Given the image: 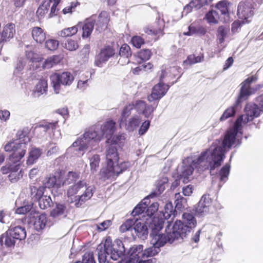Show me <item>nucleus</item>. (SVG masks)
Instances as JSON below:
<instances>
[{"mask_svg":"<svg viewBox=\"0 0 263 263\" xmlns=\"http://www.w3.org/2000/svg\"><path fill=\"white\" fill-rule=\"evenodd\" d=\"M237 134L228 129L222 141V146H217L213 150L206 149L202 152L195 161L199 171H214L219 167L225 156L224 148L230 149L235 143Z\"/></svg>","mask_w":263,"mask_h":263,"instance_id":"obj_1","label":"nucleus"},{"mask_svg":"<svg viewBox=\"0 0 263 263\" xmlns=\"http://www.w3.org/2000/svg\"><path fill=\"white\" fill-rule=\"evenodd\" d=\"M17 135L20 139L18 142L10 141L4 146L5 152H12L9 156V160L12 164L20 162L24 157L27 149L26 143L30 140L29 138L24 135L22 131L18 132Z\"/></svg>","mask_w":263,"mask_h":263,"instance_id":"obj_2","label":"nucleus"},{"mask_svg":"<svg viewBox=\"0 0 263 263\" xmlns=\"http://www.w3.org/2000/svg\"><path fill=\"white\" fill-rule=\"evenodd\" d=\"M121 136H116L112 137L110 144L107 147L105 153L106 168L103 172L104 177L109 179L115 174V164L119 160V155L117 148L114 144H116L121 140Z\"/></svg>","mask_w":263,"mask_h":263,"instance_id":"obj_3","label":"nucleus"},{"mask_svg":"<svg viewBox=\"0 0 263 263\" xmlns=\"http://www.w3.org/2000/svg\"><path fill=\"white\" fill-rule=\"evenodd\" d=\"M257 80V78L256 77L252 76L241 83L238 102H240L243 99L247 100L249 96L254 94L257 91L263 87L262 84L256 85L254 87H250L251 84L253 82H255Z\"/></svg>","mask_w":263,"mask_h":263,"instance_id":"obj_4","label":"nucleus"},{"mask_svg":"<svg viewBox=\"0 0 263 263\" xmlns=\"http://www.w3.org/2000/svg\"><path fill=\"white\" fill-rule=\"evenodd\" d=\"M103 247L110 253V258L114 260H118L123 254L124 248L121 240H117L112 243L110 237L106 238Z\"/></svg>","mask_w":263,"mask_h":263,"instance_id":"obj_5","label":"nucleus"},{"mask_svg":"<svg viewBox=\"0 0 263 263\" xmlns=\"http://www.w3.org/2000/svg\"><path fill=\"white\" fill-rule=\"evenodd\" d=\"M50 78L51 84L57 93L59 92L61 85H70L74 80L72 74L69 72L54 73L50 76Z\"/></svg>","mask_w":263,"mask_h":263,"instance_id":"obj_6","label":"nucleus"},{"mask_svg":"<svg viewBox=\"0 0 263 263\" xmlns=\"http://www.w3.org/2000/svg\"><path fill=\"white\" fill-rule=\"evenodd\" d=\"M115 49L112 46L105 45L101 49L100 52L97 55L95 65L98 67H102L103 64L106 63L110 58L115 54Z\"/></svg>","mask_w":263,"mask_h":263,"instance_id":"obj_7","label":"nucleus"},{"mask_svg":"<svg viewBox=\"0 0 263 263\" xmlns=\"http://www.w3.org/2000/svg\"><path fill=\"white\" fill-rule=\"evenodd\" d=\"M171 236V240H174L179 239V238H183L185 237L187 232H190L187 227L184 225V223L180 220H177L174 224L172 230H170Z\"/></svg>","mask_w":263,"mask_h":263,"instance_id":"obj_8","label":"nucleus"},{"mask_svg":"<svg viewBox=\"0 0 263 263\" xmlns=\"http://www.w3.org/2000/svg\"><path fill=\"white\" fill-rule=\"evenodd\" d=\"M179 67L175 66L161 69V74L159 77V81L163 83L166 81L168 83L173 85L176 81L172 82L171 81L173 80L177 76L178 78H179L181 76L179 73H177L179 72Z\"/></svg>","mask_w":263,"mask_h":263,"instance_id":"obj_9","label":"nucleus"},{"mask_svg":"<svg viewBox=\"0 0 263 263\" xmlns=\"http://www.w3.org/2000/svg\"><path fill=\"white\" fill-rule=\"evenodd\" d=\"M169 88L168 84L165 85L164 83L159 81V83L153 87L151 94L148 96V100L153 102L160 100L166 94Z\"/></svg>","mask_w":263,"mask_h":263,"instance_id":"obj_10","label":"nucleus"},{"mask_svg":"<svg viewBox=\"0 0 263 263\" xmlns=\"http://www.w3.org/2000/svg\"><path fill=\"white\" fill-rule=\"evenodd\" d=\"M169 231V228H167L165 231L166 234H160L157 233H151V236L152 237L151 242L155 246V247H159L163 246L167 242L172 243L174 240H171V236Z\"/></svg>","mask_w":263,"mask_h":263,"instance_id":"obj_11","label":"nucleus"},{"mask_svg":"<svg viewBox=\"0 0 263 263\" xmlns=\"http://www.w3.org/2000/svg\"><path fill=\"white\" fill-rule=\"evenodd\" d=\"M253 9L250 3L241 2L237 7V16L240 19L246 20L247 22V20L254 15Z\"/></svg>","mask_w":263,"mask_h":263,"instance_id":"obj_12","label":"nucleus"},{"mask_svg":"<svg viewBox=\"0 0 263 263\" xmlns=\"http://www.w3.org/2000/svg\"><path fill=\"white\" fill-rule=\"evenodd\" d=\"M245 110L246 117L244 122L248 123L252 121L254 118L259 117L261 112H263L262 109H261L258 105L253 103H248L246 104Z\"/></svg>","mask_w":263,"mask_h":263,"instance_id":"obj_13","label":"nucleus"},{"mask_svg":"<svg viewBox=\"0 0 263 263\" xmlns=\"http://www.w3.org/2000/svg\"><path fill=\"white\" fill-rule=\"evenodd\" d=\"M146 221L140 219L138 218L135 220V223L133 229H134L136 235L142 239H145L148 233L147 226L148 225L147 218L146 219Z\"/></svg>","mask_w":263,"mask_h":263,"instance_id":"obj_14","label":"nucleus"},{"mask_svg":"<svg viewBox=\"0 0 263 263\" xmlns=\"http://www.w3.org/2000/svg\"><path fill=\"white\" fill-rule=\"evenodd\" d=\"M116 123L112 120H107L101 126L100 132L102 135L103 138L104 137L107 138V143L110 142V139L112 137L115 133L116 127Z\"/></svg>","mask_w":263,"mask_h":263,"instance_id":"obj_15","label":"nucleus"},{"mask_svg":"<svg viewBox=\"0 0 263 263\" xmlns=\"http://www.w3.org/2000/svg\"><path fill=\"white\" fill-rule=\"evenodd\" d=\"M85 192L80 196H76L73 202L75 206L80 207L86 201L90 199L95 191V188L93 186H86Z\"/></svg>","mask_w":263,"mask_h":263,"instance_id":"obj_16","label":"nucleus"},{"mask_svg":"<svg viewBox=\"0 0 263 263\" xmlns=\"http://www.w3.org/2000/svg\"><path fill=\"white\" fill-rule=\"evenodd\" d=\"M110 21L109 13L106 11H101L96 23V30L99 32L105 31L108 28Z\"/></svg>","mask_w":263,"mask_h":263,"instance_id":"obj_17","label":"nucleus"},{"mask_svg":"<svg viewBox=\"0 0 263 263\" xmlns=\"http://www.w3.org/2000/svg\"><path fill=\"white\" fill-rule=\"evenodd\" d=\"M15 34V26L10 23L5 25L0 33V44L9 41L12 39Z\"/></svg>","mask_w":263,"mask_h":263,"instance_id":"obj_18","label":"nucleus"},{"mask_svg":"<svg viewBox=\"0 0 263 263\" xmlns=\"http://www.w3.org/2000/svg\"><path fill=\"white\" fill-rule=\"evenodd\" d=\"M148 226L152 229L151 233H157L163 228L164 220L163 218L154 216L148 219Z\"/></svg>","mask_w":263,"mask_h":263,"instance_id":"obj_19","label":"nucleus"},{"mask_svg":"<svg viewBox=\"0 0 263 263\" xmlns=\"http://www.w3.org/2000/svg\"><path fill=\"white\" fill-rule=\"evenodd\" d=\"M204 58V54L200 53L198 55L195 54H191L187 57L185 60L183 61L182 65L184 68H187L188 66L202 62Z\"/></svg>","mask_w":263,"mask_h":263,"instance_id":"obj_20","label":"nucleus"},{"mask_svg":"<svg viewBox=\"0 0 263 263\" xmlns=\"http://www.w3.org/2000/svg\"><path fill=\"white\" fill-rule=\"evenodd\" d=\"M152 55V52L148 49H143L138 51L134 55L135 61L137 64H141L150 59Z\"/></svg>","mask_w":263,"mask_h":263,"instance_id":"obj_21","label":"nucleus"},{"mask_svg":"<svg viewBox=\"0 0 263 263\" xmlns=\"http://www.w3.org/2000/svg\"><path fill=\"white\" fill-rule=\"evenodd\" d=\"M46 187L43 186H40L37 187L35 186H30V197L34 201H39L43 197L45 190Z\"/></svg>","mask_w":263,"mask_h":263,"instance_id":"obj_22","label":"nucleus"},{"mask_svg":"<svg viewBox=\"0 0 263 263\" xmlns=\"http://www.w3.org/2000/svg\"><path fill=\"white\" fill-rule=\"evenodd\" d=\"M62 172H60L59 174V177L58 179L55 176L52 175L49 177L45 183L46 187H47L48 188H59L61 186H63L62 180L61 179V178L62 177Z\"/></svg>","mask_w":263,"mask_h":263,"instance_id":"obj_23","label":"nucleus"},{"mask_svg":"<svg viewBox=\"0 0 263 263\" xmlns=\"http://www.w3.org/2000/svg\"><path fill=\"white\" fill-rule=\"evenodd\" d=\"M13 164L14 165L13 168H12V171L9 174L8 177L11 182L14 183L22 178L23 172L22 170L18 172L20 167V162Z\"/></svg>","mask_w":263,"mask_h":263,"instance_id":"obj_24","label":"nucleus"},{"mask_svg":"<svg viewBox=\"0 0 263 263\" xmlns=\"http://www.w3.org/2000/svg\"><path fill=\"white\" fill-rule=\"evenodd\" d=\"M32 36L35 42L39 44L43 43L46 39V33L43 29L39 27L32 28Z\"/></svg>","mask_w":263,"mask_h":263,"instance_id":"obj_25","label":"nucleus"},{"mask_svg":"<svg viewBox=\"0 0 263 263\" xmlns=\"http://www.w3.org/2000/svg\"><path fill=\"white\" fill-rule=\"evenodd\" d=\"M87 183L84 180H80L77 183L70 186L67 191V195L68 197L77 194L82 189L86 187Z\"/></svg>","mask_w":263,"mask_h":263,"instance_id":"obj_26","label":"nucleus"},{"mask_svg":"<svg viewBox=\"0 0 263 263\" xmlns=\"http://www.w3.org/2000/svg\"><path fill=\"white\" fill-rule=\"evenodd\" d=\"M198 159V157L196 159L193 160L191 165H185L183 167L182 172V176L184 178L183 182H185L188 180L189 177L193 174L194 168H196L197 171L199 172H201L205 171H199L198 170V167L196 166V163H195V161H196Z\"/></svg>","mask_w":263,"mask_h":263,"instance_id":"obj_27","label":"nucleus"},{"mask_svg":"<svg viewBox=\"0 0 263 263\" xmlns=\"http://www.w3.org/2000/svg\"><path fill=\"white\" fill-rule=\"evenodd\" d=\"M84 138L87 141L90 140H94V141L99 142L102 139V135H101L100 130H89L84 134Z\"/></svg>","mask_w":263,"mask_h":263,"instance_id":"obj_28","label":"nucleus"},{"mask_svg":"<svg viewBox=\"0 0 263 263\" xmlns=\"http://www.w3.org/2000/svg\"><path fill=\"white\" fill-rule=\"evenodd\" d=\"M16 240H21L24 239L26 237V232L25 228L17 226L8 230Z\"/></svg>","mask_w":263,"mask_h":263,"instance_id":"obj_29","label":"nucleus"},{"mask_svg":"<svg viewBox=\"0 0 263 263\" xmlns=\"http://www.w3.org/2000/svg\"><path fill=\"white\" fill-rule=\"evenodd\" d=\"M58 127V121H55L53 122H48L46 121H43L39 123L35 127V130H38L40 128H43L44 132H47L48 130L51 129L52 131Z\"/></svg>","mask_w":263,"mask_h":263,"instance_id":"obj_30","label":"nucleus"},{"mask_svg":"<svg viewBox=\"0 0 263 263\" xmlns=\"http://www.w3.org/2000/svg\"><path fill=\"white\" fill-rule=\"evenodd\" d=\"M182 219L184 225L189 228L191 230L194 228L196 225V220L193 214L184 213L182 215Z\"/></svg>","mask_w":263,"mask_h":263,"instance_id":"obj_31","label":"nucleus"},{"mask_svg":"<svg viewBox=\"0 0 263 263\" xmlns=\"http://www.w3.org/2000/svg\"><path fill=\"white\" fill-rule=\"evenodd\" d=\"M50 7V2L48 1H44L42 4L40 5L37 11L36 14L39 20H41L44 17L46 14L48 12Z\"/></svg>","mask_w":263,"mask_h":263,"instance_id":"obj_32","label":"nucleus"},{"mask_svg":"<svg viewBox=\"0 0 263 263\" xmlns=\"http://www.w3.org/2000/svg\"><path fill=\"white\" fill-rule=\"evenodd\" d=\"M61 58L59 55H54L47 59L42 66L44 69H49L59 64Z\"/></svg>","mask_w":263,"mask_h":263,"instance_id":"obj_33","label":"nucleus"},{"mask_svg":"<svg viewBox=\"0 0 263 263\" xmlns=\"http://www.w3.org/2000/svg\"><path fill=\"white\" fill-rule=\"evenodd\" d=\"M47 221L45 214H42L35 218L34 222V227L36 231L43 230L46 226Z\"/></svg>","mask_w":263,"mask_h":263,"instance_id":"obj_34","label":"nucleus"},{"mask_svg":"<svg viewBox=\"0 0 263 263\" xmlns=\"http://www.w3.org/2000/svg\"><path fill=\"white\" fill-rule=\"evenodd\" d=\"M177 214V212L176 209H174L173 204L171 202H167L164 206L163 212V217L165 219H168L173 216L172 219Z\"/></svg>","mask_w":263,"mask_h":263,"instance_id":"obj_35","label":"nucleus"},{"mask_svg":"<svg viewBox=\"0 0 263 263\" xmlns=\"http://www.w3.org/2000/svg\"><path fill=\"white\" fill-rule=\"evenodd\" d=\"M41 151L40 149L34 148L29 154V156L27 160L26 163L27 165H32L35 161L40 157Z\"/></svg>","mask_w":263,"mask_h":263,"instance_id":"obj_36","label":"nucleus"},{"mask_svg":"<svg viewBox=\"0 0 263 263\" xmlns=\"http://www.w3.org/2000/svg\"><path fill=\"white\" fill-rule=\"evenodd\" d=\"M95 23L93 21H86L82 27V34L83 38H87L89 37L93 29Z\"/></svg>","mask_w":263,"mask_h":263,"instance_id":"obj_37","label":"nucleus"},{"mask_svg":"<svg viewBox=\"0 0 263 263\" xmlns=\"http://www.w3.org/2000/svg\"><path fill=\"white\" fill-rule=\"evenodd\" d=\"M78 31V26L76 25L62 29L59 32L58 34L61 37H66L75 35Z\"/></svg>","mask_w":263,"mask_h":263,"instance_id":"obj_38","label":"nucleus"},{"mask_svg":"<svg viewBox=\"0 0 263 263\" xmlns=\"http://www.w3.org/2000/svg\"><path fill=\"white\" fill-rule=\"evenodd\" d=\"M204 18L209 24H216L218 23L219 14L218 12L212 10L206 14Z\"/></svg>","mask_w":263,"mask_h":263,"instance_id":"obj_39","label":"nucleus"},{"mask_svg":"<svg viewBox=\"0 0 263 263\" xmlns=\"http://www.w3.org/2000/svg\"><path fill=\"white\" fill-rule=\"evenodd\" d=\"M80 177V173L69 172L65 179L62 180L63 185H67L76 182Z\"/></svg>","mask_w":263,"mask_h":263,"instance_id":"obj_40","label":"nucleus"},{"mask_svg":"<svg viewBox=\"0 0 263 263\" xmlns=\"http://www.w3.org/2000/svg\"><path fill=\"white\" fill-rule=\"evenodd\" d=\"M142 35H134L132 37L130 43L137 49H140L145 43V39Z\"/></svg>","mask_w":263,"mask_h":263,"instance_id":"obj_41","label":"nucleus"},{"mask_svg":"<svg viewBox=\"0 0 263 263\" xmlns=\"http://www.w3.org/2000/svg\"><path fill=\"white\" fill-rule=\"evenodd\" d=\"M119 54L124 58H130L132 55V51L130 46L126 43L122 44L120 48Z\"/></svg>","mask_w":263,"mask_h":263,"instance_id":"obj_42","label":"nucleus"},{"mask_svg":"<svg viewBox=\"0 0 263 263\" xmlns=\"http://www.w3.org/2000/svg\"><path fill=\"white\" fill-rule=\"evenodd\" d=\"M210 204V202L206 200V197L203 196L198 203L197 211L200 213L206 212Z\"/></svg>","mask_w":263,"mask_h":263,"instance_id":"obj_43","label":"nucleus"},{"mask_svg":"<svg viewBox=\"0 0 263 263\" xmlns=\"http://www.w3.org/2000/svg\"><path fill=\"white\" fill-rule=\"evenodd\" d=\"M47 80L45 79H41L35 86V91L40 93L41 94H43L47 91Z\"/></svg>","mask_w":263,"mask_h":263,"instance_id":"obj_44","label":"nucleus"},{"mask_svg":"<svg viewBox=\"0 0 263 263\" xmlns=\"http://www.w3.org/2000/svg\"><path fill=\"white\" fill-rule=\"evenodd\" d=\"M230 171V165L229 164H226L221 167L219 172V175L220 176V181L221 182H225L229 176Z\"/></svg>","mask_w":263,"mask_h":263,"instance_id":"obj_45","label":"nucleus"},{"mask_svg":"<svg viewBox=\"0 0 263 263\" xmlns=\"http://www.w3.org/2000/svg\"><path fill=\"white\" fill-rule=\"evenodd\" d=\"M99 251L98 252V260L100 263H105L107 258H110V253L107 250L103 247V249L102 250V246L101 245L99 246Z\"/></svg>","mask_w":263,"mask_h":263,"instance_id":"obj_46","label":"nucleus"},{"mask_svg":"<svg viewBox=\"0 0 263 263\" xmlns=\"http://www.w3.org/2000/svg\"><path fill=\"white\" fill-rule=\"evenodd\" d=\"M90 166L92 172H96L99 167L100 162V157L99 155L96 154L93 155L90 159Z\"/></svg>","mask_w":263,"mask_h":263,"instance_id":"obj_47","label":"nucleus"},{"mask_svg":"<svg viewBox=\"0 0 263 263\" xmlns=\"http://www.w3.org/2000/svg\"><path fill=\"white\" fill-rule=\"evenodd\" d=\"M129 166L130 163L128 161L123 162L118 164L116 167L115 168V174L112 177H114L115 176H118L119 174L127 170Z\"/></svg>","mask_w":263,"mask_h":263,"instance_id":"obj_48","label":"nucleus"},{"mask_svg":"<svg viewBox=\"0 0 263 263\" xmlns=\"http://www.w3.org/2000/svg\"><path fill=\"white\" fill-rule=\"evenodd\" d=\"M236 113V109L234 106H230L224 110L223 114L220 117V121L226 120L229 118L234 116Z\"/></svg>","mask_w":263,"mask_h":263,"instance_id":"obj_49","label":"nucleus"},{"mask_svg":"<svg viewBox=\"0 0 263 263\" xmlns=\"http://www.w3.org/2000/svg\"><path fill=\"white\" fill-rule=\"evenodd\" d=\"M230 3L228 1L223 0L218 2L216 8L220 12L221 14L226 15L228 13V6Z\"/></svg>","mask_w":263,"mask_h":263,"instance_id":"obj_50","label":"nucleus"},{"mask_svg":"<svg viewBox=\"0 0 263 263\" xmlns=\"http://www.w3.org/2000/svg\"><path fill=\"white\" fill-rule=\"evenodd\" d=\"M42 199L37 201L39 206L42 209H46L49 208L52 204V200L50 196H43Z\"/></svg>","mask_w":263,"mask_h":263,"instance_id":"obj_51","label":"nucleus"},{"mask_svg":"<svg viewBox=\"0 0 263 263\" xmlns=\"http://www.w3.org/2000/svg\"><path fill=\"white\" fill-rule=\"evenodd\" d=\"M66 209V207L64 204H57L54 209L50 212V216L52 217H57L62 215Z\"/></svg>","mask_w":263,"mask_h":263,"instance_id":"obj_52","label":"nucleus"},{"mask_svg":"<svg viewBox=\"0 0 263 263\" xmlns=\"http://www.w3.org/2000/svg\"><path fill=\"white\" fill-rule=\"evenodd\" d=\"M159 204L157 202H153L146 208V214L148 217V219H152V217L158 211Z\"/></svg>","mask_w":263,"mask_h":263,"instance_id":"obj_53","label":"nucleus"},{"mask_svg":"<svg viewBox=\"0 0 263 263\" xmlns=\"http://www.w3.org/2000/svg\"><path fill=\"white\" fill-rule=\"evenodd\" d=\"M135 220L132 219H127L120 227V231L124 233L132 229L134 226Z\"/></svg>","mask_w":263,"mask_h":263,"instance_id":"obj_54","label":"nucleus"},{"mask_svg":"<svg viewBox=\"0 0 263 263\" xmlns=\"http://www.w3.org/2000/svg\"><path fill=\"white\" fill-rule=\"evenodd\" d=\"M63 47L69 51H74L78 48L79 45L77 41L68 39L64 44Z\"/></svg>","mask_w":263,"mask_h":263,"instance_id":"obj_55","label":"nucleus"},{"mask_svg":"<svg viewBox=\"0 0 263 263\" xmlns=\"http://www.w3.org/2000/svg\"><path fill=\"white\" fill-rule=\"evenodd\" d=\"M140 122V121L138 118L135 117L132 118L129 120L127 125V129L128 130L133 131L134 129L139 126Z\"/></svg>","mask_w":263,"mask_h":263,"instance_id":"obj_56","label":"nucleus"},{"mask_svg":"<svg viewBox=\"0 0 263 263\" xmlns=\"http://www.w3.org/2000/svg\"><path fill=\"white\" fill-rule=\"evenodd\" d=\"M59 45V41L54 39L48 40L45 42L46 48L51 51L55 50L58 48Z\"/></svg>","mask_w":263,"mask_h":263,"instance_id":"obj_57","label":"nucleus"},{"mask_svg":"<svg viewBox=\"0 0 263 263\" xmlns=\"http://www.w3.org/2000/svg\"><path fill=\"white\" fill-rule=\"evenodd\" d=\"M144 32L148 35H157L159 34H162L163 29L161 28H157L153 26L151 28H146L144 29Z\"/></svg>","mask_w":263,"mask_h":263,"instance_id":"obj_58","label":"nucleus"},{"mask_svg":"<svg viewBox=\"0 0 263 263\" xmlns=\"http://www.w3.org/2000/svg\"><path fill=\"white\" fill-rule=\"evenodd\" d=\"M16 239L11 236L10 232L8 231L5 235V244L7 247H11L15 245Z\"/></svg>","mask_w":263,"mask_h":263,"instance_id":"obj_59","label":"nucleus"},{"mask_svg":"<svg viewBox=\"0 0 263 263\" xmlns=\"http://www.w3.org/2000/svg\"><path fill=\"white\" fill-rule=\"evenodd\" d=\"M82 263H96L92 252H86L83 256Z\"/></svg>","mask_w":263,"mask_h":263,"instance_id":"obj_60","label":"nucleus"},{"mask_svg":"<svg viewBox=\"0 0 263 263\" xmlns=\"http://www.w3.org/2000/svg\"><path fill=\"white\" fill-rule=\"evenodd\" d=\"M242 120L243 116H241L236 120L233 127L229 129L238 134L239 130L241 129V123Z\"/></svg>","mask_w":263,"mask_h":263,"instance_id":"obj_61","label":"nucleus"},{"mask_svg":"<svg viewBox=\"0 0 263 263\" xmlns=\"http://www.w3.org/2000/svg\"><path fill=\"white\" fill-rule=\"evenodd\" d=\"M146 206L139 203L133 210L132 214L136 216L142 214L146 209Z\"/></svg>","mask_w":263,"mask_h":263,"instance_id":"obj_62","label":"nucleus"},{"mask_svg":"<svg viewBox=\"0 0 263 263\" xmlns=\"http://www.w3.org/2000/svg\"><path fill=\"white\" fill-rule=\"evenodd\" d=\"M227 34V31L223 26H220L218 27L217 30V35L219 36V42L220 43L224 42V38L226 36Z\"/></svg>","mask_w":263,"mask_h":263,"instance_id":"obj_63","label":"nucleus"},{"mask_svg":"<svg viewBox=\"0 0 263 263\" xmlns=\"http://www.w3.org/2000/svg\"><path fill=\"white\" fill-rule=\"evenodd\" d=\"M134 107V103L129 104L124 107L121 114L122 118H126L128 117L131 113V110L133 109Z\"/></svg>","mask_w":263,"mask_h":263,"instance_id":"obj_64","label":"nucleus"}]
</instances>
